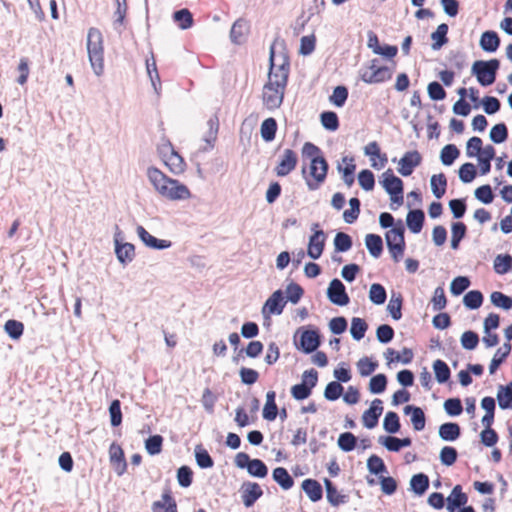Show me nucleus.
I'll return each mask as SVG.
<instances>
[{
	"mask_svg": "<svg viewBox=\"0 0 512 512\" xmlns=\"http://www.w3.org/2000/svg\"><path fill=\"white\" fill-rule=\"evenodd\" d=\"M110 460L113 463H117L119 467L117 468V474L122 475L126 470L127 463L125 461L124 452L121 447L112 444L110 447Z\"/></svg>",
	"mask_w": 512,
	"mask_h": 512,
	"instance_id": "c03bdc74",
	"label": "nucleus"
},
{
	"mask_svg": "<svg viewBox=\"0 0 512 512\" xmlns=\"http://www.w3.org/2000/svg\"><path fill=\"white\" fill-rule=\"evenodd\" d=\"M160 509L165 512H178L176 501L173 499L169 491L162 494V501H156L153 503V512H159Z\"/></svg>",
	"mask_w": 512,
	"mask_h": 512,
	"instance_id": "473e14b6",
	"label": "nucleus"
},
{
	"mask_svg": "<svg viewBox=\"0 0 512 512\" xmlns=\"http://www.w3.org/2000/svg\"><path fill=\"white\" fill-rule=\"evenodd\" d=\"M365 245L370 255L379 258L383 252V240L377 234H367L365 237Z\"/></svg>",
	"mask_w": 512,
	"mask_h": 512,
	"instance_id": "cd10ccee",
	"label": "nucleus"
},
{
	"mask_svg": "<svg viewBox=\"0 0 512 512\" xmlns=\"http://www.w3.org/2000/svg\"><path fill=\"white\" fill-rule=\"evenodd\" d=\"M296 348L306 354L315 352L321 345V336L317 329L300 327L294 334Z\"/></svg>",
	"mask_w": 512,
	"mask_h": 512,
	"instance_id": "39448f33",
	"label": "nucleus"
},
{
	"mask_svg": "<svg viewBox=\"0 0 512 512\" xmlns=\"http://www.w3.org/2000/svg\"><path fill=\"white\" fill-rule=\"evenodd\" d=\"M342 161L346 163L345 167L338 165L337 169L342 173V179L344 183L350 187L354 183V173L356 170V165L354 164L353 158H348L347 156L342 158Z\"/></svg>",
	"mask_w": 512,
	"mask_h": 512,
	"instance_id": "7c9ffc66",
	"label": "nucleus"
},
{
	"mask_svg": "<svg viewBox=\"0 0 512 512\" xmlns=\"http://www.w3.org/2000/svg\"><path fill=\"white\" fill-rule=\"evenodd\" d=\"M438 435L443 441L454 442L461 435L460 425L456 422L443 423L439 426Z\"/></svg>",
	"mask_w": 512,
	"mask_h": 512,
	"instance_id": "b1692460",
	"label": "nucleus"
},
{
	"mask_svg": "<svg viewBox=\"0 0 512 512\" xmlns=\"http://www.w3.org/2000/svg\"><path fill=\"white\" fill-rule=\"evenodd\" d=\"M116 9L114 11V29L121 33L119 29L120 26L124 25L125 17L128 10V5L126 0H115Z\"/></svg>",
	"mask_w": 512,
	"mask_h": 512,
	"instance_id": "58836bf2",
	"label": "nucleus"
},
{
	"mask_svg": "<svg viewBox=\"0 0 512 512\" xmlns=\"http://www.w3.org/2000/svg\"><path fill=\"white\" fill-rule=\"evenodd\" d=\"M430 187L433 195L440 199L446 192L447 179L443 173L432 175L430 179Z\"/></svg>",
	"mask_w": 512,
	"mask_h": 512,
	"instance_id": "e433bc0d",
	"label": "nucleus"
},
{
	"mask_svg": "<svg viewBox=\"0 0 512 512\" xmlns=\"http://www.w3.org/2000/svg\"><path fill=\"white\" fill-rule=\"evenodd\" d=\"M388 228L389 226H382ZM391 229L385 234L386 244L391 257L395 262H399L403 257L405 249L404 232L405 226H390Z\"/></svg>",
	"mask_w": 512,
	"mask_h": 512,
	"instance_id": "423d86ee",
	"label": "nucleus"
},
{
	"mask_svg": "<svg viewBox=\"0 0 512 512\" xmlns=\"http://www.w3.org/2000/svg\"><path fill=\"white\" fill-rule=\"evenodd\" d=\"M410 488L417 495H423L429 488V478L424 473H418L411 477Z\"/></svg>",
	"mask_w": 512,
	"mask_h": 512,
	"instance_id": "c9c22d12",
	"label": "nucleus"
},
{
	"mask_svg": "<svg viewBox=\"0 0 512 512\" xmlns=\"http://www.w3.org/2000/svg\"><path fill=\"white\" fill-rule=\"evenodd\" d=\"M364 154L366 156L371 157L372 160L374 157H377L380 159L379 166L376 162H373L371 164L372 167L377 168V169L383 168L388 161L386 154H381L380 147L376 141H372L364 147Z\"/></svg>",
	"mask_w": 512,
	"mask_h": 512,
	"instance_id": "c756f323",
	"label": "nucleus"
},
{
	"mask_svg": "<svg viewBox=\"0 0 512 512\" xmlns=\"http://www.w3.org/2000/svg\"><path fill=\"white\" fill-rule=\"evenodd\" d=\"M286 301L282 290H276L264 303L261 313L265 319L270 315H280L283 312Z\"/></svg>",
	"mask_w": 512,
	"mask_h": 512,
	"instance_id": "ddd939ff",
	"label": "nucleus"
},
{
	"mask_svg": "<svg viewBox=\"0 0 512 512\" xmlns=\"http://www.w3.org/2000/svg\"><path fill=\"white\" fill-rule=\"evenodd\" d=\"M405 415L410 416L414 430L422 431L425 428L426 417L424 411L417 406L407 405L403 409Z\"/></svg>",
	"mask_w": 512,
	"mask_h": 512,
	"instance_id": "4be33fe9",
	"label": "nucleus"
},
{
	"mask_svg": "<svg viewBox=\"0 0 512 512\" xmlns=\"http://www.w3.org/2000/svg\"><path fill=\"white\" fill-rule=\"evenodd\" d=\"M387 293L383 285L374 283L369 290V299L375 305H382L385 303Z\"/></svg>",
	"mask_w": 512,
	"mask_h": 512,
	"instance_id": "603ef678",
	"label": "nucleus"
},
{
	"mask_svg": "<svg viewBox=\"0 0 512 512\" xmlns=\"http://www.w3.org/2000/svg\"><path fill=\"white\" fill-rule=\"evenodd\" d=\"M401 424L399 416L394 411H389L386 413L383 420V429L390 434H395L400 431Z\"/></svg>",
	"mask_w": 512,
	"mask_h": 512,
	"instance_id": "37998d69",
	"label": "nucleus"
},
{
	"mask_svg": "<svg viewBox=\"0 0 512 512\" xmlns=\"http://www.w3.org/2000/svg\"><path fill=\"white\" fill-rule=\"evenodd\" d=\"M496 398L502 410L512 409V393L503 388V385H499Z\"/></svg>",
	"mask_w": 512,
	"mask_h": 512,
	"instance_id": "774afa93",
	"label": "nucleus"
},
{
	"mask_svg": "<svg viewBox=\"0 0 512 512\" xmlns=\"http://www.w3.org/2000/svg\"><path fill=\"white\" fill-rule=\"evenodd\" d=\"M337 444L344 452H351L356 448L357 437L351 432L341 433L338 437Z\"/></svg>",
	"mask_w": 512,
	"mask_h": 512,
	"instance_id": "8fccbe9b",
	"label": "nucleus"
},
{
	"mask_svg": "<svg viewBox=\"0 0 512 512\" xmlns=\"http://www.w3.org/2000/svg\"><path fill=\"white\" fill-rule=\"evenodd\" d=\"M249 22L243 18L237 19L230 30V40L234 44H242L246 41L249 33Z\"/></svg>",
	"mask_w": 512,
	"mask_h": 512,
	"instance_id": "aec40b11",
	"label": "nucleus"
},
{
	"mask_svg": "<svg viewBox=\"0 0 512 512\" xmlns=\"http://www.w3.org/2000/svg\"><path fill=\"white\" fill-rule=\"evenodd\" d=\"M298 156L292 149H285L279 156L278 163L274 171L278 177H285L290 174L297 166Z\"/></svg>",
	"mask_w": 512,
	"mask_h": 512,
	"instance_id": "f8f14e48",
	"label": "nucleus"
},
{
	"mask_svg": "<svg viewBox=\"0 0 512 512\" xmlns=\"http://www.w3.org/2000/svg\"><path fill=\"white\" fill-rule=\"evenodd\" d=\"M327 298L331 303L338 306H345L350 301L345 285L338 278L330 281L327 288Z\"/></svg>",
	"mask_w": 512,
	"mask_h": 512,
	"instance_id": "4468645a",
	"label": "nucleus"
},
{
	"mask_svg": "<svg viewBox=\"0 0 512 512\" xmlns=\"http://www.w3.org/2000/svg\"><path fill=\"white\" fill-rule=\"evenodd\" d=\"M328 162L325 158H314L309 165V174L313 178V181L306 180V184L309 190H316L322 184L328 172Z\"/></svg>",
	"mask_w": 512,
	"mask_h": 512,
	"instance_id": "9b49d317",
	"label": "nucleus"
},
{
	"mask_svg": "<svg viewBox=\"0 0 512 512\" xmlns=\"http://www.w3.org/2000/svg\"><path fill=\"white\" fill-rule=\"evenodd\" d=\"M459 179L463 183H470L472 182L477 174L476 167L474 164L467 162L460 166L459 171Z\"/></svg>",
	"mask_w": 512,
	"mask_h": 512,
	"instance_id": "0e129e2a",
	"label": "nucleus"
},
{
	"mask_svg": "<svg viewBox=\"0 0 512 512\" xmlns=\"http://www.w3.org/2000/svg\"><path fill=\"white\" fill-rule=\"evenodd\" d=\"M343 386L338 381L329 382L324 390V397L328 401H336L343 393Z\"/></svg>",
	"mask_w": 512,
	"mask_h": 512,
	"instance_id": "680f3d73",
	"label": "nucleus"
},
{
	"mask_svg": "<svg viewBox=\"0 0 512 512\" xmlns=\"http://www.w3.org/2000/svg\"><path fill=\"white\" fill-rule=\"evenodd\" d=\"M301 487L312 502H317L322 499L323 489L317 480L310 478L305 479Z\"/></svg>",
	"mask_w": 512,
	"mask_h": 512,
	"instance_id": "393cba45",
	"label": "nucleus"
},
{
	"mask_svg": "<svg viewBox=\"0 0 512 512\" xmlns=\"http://www.w3.org/2000/svg\"><path fill=\"white\" fill-rule=\"evenodd\" d=\"M491 303L504 310H510L512 308V297L508 296L500 291H494L490 295Z\"/></svg>",
	"mask_w": 512,
	"mask_h": 512,
	"instance_id": "5fc2aeb1",
	"label": "nucleus"
},
{
	"mask_svg": "<svg viewBox=\"0 0 512 512\" xmlns=\"http://www.w3.org/2000/svg\"><path fill=\"white\" fill-rule=\"evenodd\" d=\"M114 245L116 257L123 266L133 261L135 257V247L131 243L124 242V236L118 227L114 233Z\"/></svg>",
	"mask_w": 512,
	"mask_h": 512,
	"instance_id": "9d476101",
	"label": "nucleus"
},
{
	"mask_svg": "<svg viewBox=\"0 0 512 512\" xmlns=\"http://www.w3.org/2000/svg\"><path fill=\"white\" fill-rule=\"evenodd\" d=\"M381 183L386 193L390 195L392 209H395L394 204L403 203V181L394 175L392 169H388L382 174Z\"/></svg>",
	"mask_w": 512,
	"mask_h": 512,
	"instance_id": "0eeeda50",
	"label": "nucleus"
},
{
	"mask_svg": "<svg viewBox=\"0 0 512 512\" xmlns=\"http://www.w3.org/2000/svg\"><path fill=\"white\" fill-rule=\"evenodd\" d=\"M275 391H268L266 394V403L263 408L262 416L267 421H274L278 415V408L275 402Z\"/></svg>",
	"mask_w": 512,
	"mask_h": 512,
	"instance_id": "c85d7f7f",
	"label": "nucleus"
},
{
	"mask_svg": "<svg viewBox=\"0 0 512 512\" xmlns=\"http://www.w3.org/2000/svg\"><path fill=\"white\" fill-rule=\"evenodd\" d=\"M273 480L283 489L289 490L294 485V479L286 468L277 467L272 472Z\"/></svg>",
	"mask_w": 512,
	"mask_h": 512,
	"instance_id": "bb28decb",
	"label": "nucleus"
},
{
	"mask_svg": "<svg viewBox=\"0 0 512 512\" xmlns=\"http://www.w3.org/2000/svg\"><path fill=\"white\" fill-rule=\"evenodd\" d=\"M208 131L204 136V141L209 145V148H213L214 142L216 141L218 129H219V120L216 115L211 117L207 121Z\"/></svg>",
	"mask_w": 512,
	"mask_h": 512,
	"instance_id": "3c124183",
	"label": "nucleus"
},
{
	"mask_svg": "<svg viewBox=\"0 0 512 512\" xmlns=\"http://www.w3.org/2000/svg\"><path fill=\"white\" fill-rule=\"evenodd\" d=\"M241 499L246 508L252 507L262 497L263 491L256 482L245 481L240 487Z\"/></svg>",
	"mask_w": 512,
	"mask_h": 512,
	"instance_id": "dca6fc26",
	"label": "nucleus"
},
{
	"mask_svg": "<svg viewBox=\"0 0 512 512\" xmlns=\"http://www.w3.org/2000/svg\"><path fill=\"white\" fill-rule=\"evenodd\" d=\"M146 176L155 192L166 200L183 201L191 197V192L185 184L168 177L154 166L147 168Z\"/></svg>",
	"mask_w": 512,
	"mask_h": 512,
	"instance_id": "f03ea898",
	"label": "nucleus"
},
{
	"mask_svg": "<svg viewBox=\"0 0 512 512\" xmlns=\"http://www.w3.org/2000/svg\"><path fill=\"white\" fill-rule=\"evenodd\" d=\"M479 45L485 52H495L500 45V38L495 31H485L482 33Z\"/></svg>",
	"mask_w": 512,
	"mask_h": 512,
	"instance_id": "a878e982",
	"label": "nucleus"
},
{
	"mask_svg": "<svg viewBox=\"0 0 512 512\" xmlns=\"http://www.w3.org/2000/svg\"><path fill=\"white\" fill-rule=\"evenodd\" d=\"M367 469L371 474L379 475L387 471L384 461L377 455H371L367 460Z\"/></svg>",
	"mask_w": 512,
	"mask_h": 512,
	"instance_id": "e2e57ef3",
	"label": "nucleus"
},
{
	"mask_svg": "<svg viewBox=\"0 0 512 512\" xmlns=\"http://www.w3.org/2000/svg\"><path fill=\"white\" fill-rule=\"evenodd\" d=\"M494 271L499 275L512 271V256L510 254H499L493 262Z\"/></svg>",
	"mask_w": 512,
	"mask_h": 512,
	"instance_id": "f704fd0d",
	"label": "nucleus"
},
{
	"mask_svg": "<svg viewBox=\"0 0 512 512\" xmlns=\"http://www.w3.org/2000/svg\"><path fill=\"white\" fill-rule=\"evenodd\" d=\"M5 332L9 335L10 338L17 340L19 339L24 331V325L22 322L10 319L6 321L4 325Z\"/></svg>",
	"mask_w": 512,
	"mask_h": 512,
	"instance_id": "bf43d9fd",
	"label": "nucleus"
},
{
	"mask_svg": "<svg viewBox=\"0 0 512 512\" xmlns=\"http://www.w3.org/2000/svg\"><path fill=\"white\" fill-rule=\"evenodd\" d=\"M468 501L467 495L462 492V487L460 485H456L447 498V510L449 512H455L456 509H460L464 505H466Z\"/></svg>",
	"mask_w": 512,
	"mask_h": 512,
	"instance_id": "5701e85b",
	"label": "nucleus"
},
{
	"mask_svg": "<svg viewBox=\"0 0 512 512\" xmlns=\"http://www.w3.org/2000/svg\"><path fill=\"white\" fill-rule=\"evenodd\" d=\"M195 460L197 465L202 469L212 468L214 465V460L201 445H197L195 448Z\"/></svg>",
	"mask_w": 512,
	"mask_h": 512,
	"instance_id": "de8ad7c7",
	"label": "nucleus"
},
{
	"mask_svg": "<svg viewBox=\"0 0 512 512\" xmlns=\"http://www.w3.org/2000/svg\"><path fill=\"white\" fill-rule=\"evenodd\" d=\"M163 437L161 435H152L145 441V449L150 455H157L162 450Z\"/></svg>",
	"mask_w": 512,
	"mask_h": 512,
	"instance_id": "69168bd1",
	"label": "nucleus"
},
{
	"mask_svg": "<svg viewBox=\"0 0 512 512\" xmlns=\"http://www.w3.org/2000/svg\"><path fill=\"white\" fill-rule=\"evenodd\" d=\"M87 52L90 65L97 76L104 71L103 36L99 29L90 28L87 34Z\"/></svg>",
	"mask_w": 512,
	"mask_h": 512,
	"instance_id": "7ed1b4c3",
	"label": "nucleus"
},
{
	"mask_svg": "<svg viewBox=\"0 0 512 512\" xmlns=\"http://www.w3.org/2000/svg\"><path fill=\"white\" fill-rule=\"evenodd\" d=\"M383 413V402L381 399H374L369 409L365 410L362 415L364 427L373 429L377 426L380 416Z\"/></svg>",
	"mask_w": 512,
	"mask_h": 512,
	"instance_id": "f3484780",
	"label": "nucleus"
},
{
	"mask_svg": "<svg viewBox=\"0 0 512 512\" xmlns=\"http://www.w3.org/2000/svg\"><path fill=\"white\" fill-rule=\"evenodd\" d=\"M500 67L498 59L488 61L477 60L473 63L471 73L481 86L492 85L496 80L497 71Z\"/></svg>",
	"mask_w": 512,
	"mask_h": 512,
	"instance_id": "20e7f679",
	"label": "nucleus"
},
{
	"mask_svg": "<svg viewBox=\"0 0 512 512\" xmlns=\"http://www.w3.org/2000/svg\"><path fill=\"white\" fill-rule=\"evenodd\" d=\"M448 29V25L446 23H442L438 25L436 30L431 34V39L433 40L431 45L432 50H439L442 46L447 44Z\"/></svg>",
	"mask_w": 512,
	"mask_h": 512,
	"instance_id": "72a5a7b5",
	"label": "nucleus"
},
{
	"mask_svg": "<svg viewBox=\"0 0 512 512\" xmlns=\"http://www.w3.org/2000/svg\"><path fill=\"white\" fill-rule=\"evenodd\" d=\"M164 149L169 151V155L164 159L165 165L173 174L183 173L186 167L184 159L173 149L170 143L164 146Z\"/></svg>",
	"mask_w": 512,
	"mask_h": 512,
	"instance_id": "6ab92c4d",
	"label": "nucleus"
},
{
	"mask_svg": "<svg viewBox=\"0 0 512 512\" xmlns=\"http://www.w3.org/2000/svg\"><path fill=\"white\" fill-rule=\"evenodd\" d=\"M352 238L344 233L338 232L334 238V247L337 252H346L352 247Z\"/></svg>",
	"mask_w": 512,
	"mask_h": 512,
	"instance_id": "052dcab7",
	"label": "nucleus"
},
{
	"mask_svg": "<svg viewBox=\"0 0 512 512\" xmlns=\"http://www.w3.org/2000/svg\"><path fill=\"white\" fill-rule=\"evenodd\" d=\"M421 162L422 156L417 150L407 151L398 162V173L404 177L410 176Z\"/></svg>",
	"mask_w": 512,
	"mask_h": 512,
	"instance_id": "2eb2a0df",
	"label": "nucleus"
},
{
	"mask_svg": "<svg viewBox=\"0 0 512 512\" xmlns=\"http://www.w3.org/2000/svg\"><path fill=\"white\" fill-rule=\"evenodd\" d=\"M322 126L329 131H336L339 127V119L335 112L324 111L320 114Z\"/></svg>",
	"mask_w": 512,
	"mask_h": 512,
	"instance_id": "4d7b16f0",
	"label": "nucleus"
},
{
	"mask_svg": "<svg viewBox=\"0 0 512 512\" xmlns=\"http://www.w3.org/2000/svg\"><path fill=\"white\" fill-rule=\"evenodd\" d=\"M289 71L288 57L283 53L276 56L274 47L271 46L268 80L262 89V101L268 110L278 109L282 105L288 84Z\"/></svg>",
	"mask_w": 512,
	"mask_h": 512,
	"instance_id": "f257e3e1",
	"label": "nucleus"
},
{
	"mask_svg": "<svg viewBox=\"0 0 512 512\" xmlns=\"http://www.w3.org/2000/svg\"><path fill=\"white\" fill-rule=\"evenodd\" d=\"M458 457L457 450L452 446H444L439 454L440 461L445 466H452Z\"/></svg>",
	"mask_w": 512,
	"mask_h": 512,
	"instance_id": "338daca9",
	"label": "nucleus"
},
{
	"mask_svg": "<svg viewBox=\"0 0 512 512\" xmlns=\"http://www.w3.org/2000/svg\"><path fill=\"white\" fill-rule=\"evenodd\" d=\"M368 325L364 319L354 317L351 321L350 333L354 340L360 341L364 338Z\"/></svg>",
	"mask_w": 512,
	"mask_h": 512,
	"instance_id": "49530a36",
	"label": "nucleus"
},
{
	"mask_svg": "<svg viewBox=\"0 0 512 512\" xmlns=\"http://www.w3.org/2000/svg\"><path fill=\"white\" fill-rule=\"evenodd\" d=\"M483 294L479 290H470L463 297V304L470 310H476L483 303Z\"/></svg>",
	"mask_w": 512,
	"mask_h": 512,
	"instance_id": "79ce46f5",
	"label": "nucleus"
},
{
	"mask_svg": "<svg viewBox=\"0 0 512 512\" xmlns=\"http://www.w3.org/2000/svg\"><path fill=\"white\" fill-rule=\"evenodd\" d=\"M378 60L373 59L366 69L361 71V80L367 84L382 83L392 77V72L386 66L379 67Z\"/></svg>",
	"mask_w": 512,
	"mask_h": 512,
	"instance_id": "1a4fd4ad",
	"label": "nucleus"
},
{
	"mask_svg": "<svg viewBox=\"0 0 512 512\" xmlns=\"http://www.w3.org/2000/svg\"><path fill=\"white\" fill-rule=\"evenodd\" d=\"M490 140L495 144H501L508 138V129L505 123H498L492 126L489 132Z\"/></svg>",
	"mask_w": 512,
	"mask_h": 512,
	"instance_id": "09e8293b",
	"label": "nucleus"
},
{
	"mask_svg": "<svg viewBox=\"0 0 512 512\" xmlns=\"http://www.w3.org/2000/svg\"><path fill=\"white\" fill-rule=\"evenodd\" d=\"M318 372L315 369H309L303 372L302 381L299 384L292 386L291 395L295 400H304L308 398L312 389L317 385Z\"/></svg>",
	"mask_w": 512,
	"mask_h": 512,
	"instance_id": "6e6552de",
	"label": "nucleus"
},
{
	"mask_svg": "<svg viewBox=\"0 0 512 512\" xmlns=\"http://www.w3.org/2000/svg\"><path fill=\"white\" fill-rule=\"evenodd\" d=\"M246 470L249 475L257 478H264L268 474L266 464L260 459H252Z\"/></svg>",
	"mask_w": 512,
	"mask_h": 512,
	"instance_id": "6e6d98bb",
	"label": "nucleus"
},
{
	"mask_svg": "<svg viewBox=\"0 0 512 512\" xmlns=\"http://www.w3.org/2000/svg\"><path fill=\"white\" fill-rule=\"evenodd\" d=\"M512 346L510 343H504L502 347L498 348L494 357L492 358L489 365L490 374H494L503 361L510 354Z\"/></svg>",
	"mask_w": 512,
	"mask_h": 512,
	"instance_id": "2f4dec72",
	"label": "nucleus"
},
{
	"mask_svg": "<svg viewBox=\"0 0 512 512\" xmlns=\"http://www.w3.org/2000/svg\"><path fill=\"white\" fill-rule=\"evenodd\" d=\"M277 132V122L274 118L265 119L260 127V134L264 141L271 142L275 139Z\"/></svg>",
	"mask_w": 512,
	"mask_h": 512,
	"instance_id": "ea45409f",
	"label": "nucleus"
},
{
	"mask_svg": "<svg viewBox=\"0 0 512 512\" xmlns=\"http://www.w3.org/2000/svg\"><path fill=\"white\" fill-rule=\"evenodd\" d=\"M460 154L459 149L454 144L445 145L440 152V160L444 166H451Z\"/></svg>",
	"mask_w": 512,
	"mask_h": 512,
	"instance_id": "a19ab883",
	"label": "nucleus"
},
{
	"mask_svg": "<svg viewBox=\"0 0 512 512\" xmlns=\"http://www.w3.org/2000/svg\"><path fill=\"white\" fill-rule=\"evenodd\" d=\"M326 488V497L328 502L333 506H338L344 502V496L338 494L336 486L329 479H324Z\"/></svg>",
	"mask_w": 512,
	"mask_h": 512,
	"instance_id": "864d4df0",
	"label": "nucleus"
},
{
	"mask_svg": "<svg viewBox=\"0 0 512 512\" xmlns=\"http://www.w3.org/2000/svg\"><path fill=\"white\" fill-rule=\"evenodd\" d=\"M138 236L142 240V242L153 249L156 250H164L171 247L172 243L168 240L158 239L152 236L148 231L144 229L143 226H138Z\"/></svg>",
	"mask_w": 512,
	"mask_h": 512,
	"instance_id": "412c9836",
	"label": "nucleus"
},
{
	"mask_svg": "<svg viewBox=\"0 0 512 512\" xmlns=\"http://www.w3.org/2000/svg\"><path fill=\"white\" fill-rule=\"evenodd\" d=\"M173 19L178 23L179 28L182 30L189 29L193 25V15L186 8L174 12Z\"/></svg>",
	"mask_w": 512,
	"mask_h": 512,
	"instance_id": "a18cd8bd",
	"label": "nucleus"
},
{
	"mask_svg": "<svg viewBox=\"0 0 512 512\" xmlns=\"http://www.w3.org/2000/svg\"><path fill=\"white\" fill-rule=\"evenodd\" d=\"M432 367L438 383L443 384L450 379L451 370L445 361L437 359L433 362Z\"/></svg>",
	"mask_w": 512,
	"mask_h": 512,
	"instance_id": "4c0bfd02",
	"label": "nucleus"
},
{
	"mask_svg": "<svg viewBox=\"0 0 512 512\" xmlns=\"http://www.w3.org/2000/svg\"><path fill=\"white\" fill-rule=\"evenodd\" d=\"M387 387V377L385 374L379 373L374 375L369 382V391L372 394H381Z\"/></svg>",
	"mask_w": 512,
	"mask_h": 512,
	"instance_id": "13d9d810",
	"label": "nucleus"
},
{
	"mask_svg": "<svg viewBox=\"0 0 512 512\" xmlns=\"http://www.w3.org/2000/svg\"><path fill=\"white\" fill-rule=\"evenodd\" d=\"M326 241V235L322 230H316L309 238L307 255L317 260L321 257Z\"/></svg>",
	"mask_w": 512,
	"mask_h": 512,
	"instance_id": "a211bd4d",
	"label": "nucleus"
}]
</instances>
